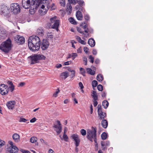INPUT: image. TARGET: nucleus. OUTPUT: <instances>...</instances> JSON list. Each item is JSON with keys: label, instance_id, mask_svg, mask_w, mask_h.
<instances>
[{"label": "nucleus", "instance_id": "nucleus-41", "mask_svg": "<svg viewBox=\"0 0 153 153\" xmlns=\"http://www.w3.org/2000/svg\"><path fill=\"white\" fill-rule=\"evenodd\" d=\"M97 88L98 90L100 91H102L103 89V87L101 85H98Z\"/></svg>", "mask_w": 153, "mask_h": 153}, {"label": "nucleus", "instance_id": "nucleus-45", "mask_svg": "<svg viewBox=\"0 0 153 153\" xmlns=\"http://www.w3.org/2000/svg\"><path fill=\"white\" fill-rule=\"evenodd\" d=\"M77 30L78 31L79 33L83 34H84V32L82 30L81 28L80 27H77Z\"/></svg>", "mask_w": 153, "mask_h": 153}, {"label": "nucleus", "instance_id": "nucleus-64", "mask_svg": "<svg viewBox=\"0 0 153 153\" xmlns=\"http://www.w3.org/2000/svg\"><path fill=\"white\" fill-rule=\"evenodd\" d=\"M62 67V65L61 64H58L56 65V67L57 68H59Z\"/></svg>", "mask_w": 153, "mask_h": 153}, {"label": "nucleus", "instance_id": "nucleus-6", "mask_svg": "<svg viewBox=\"0 0 153 153\" xmlns=\"http://www.w3.org/2000/svg\"><path fill=\"white\" fill-rule=\"evenodd\" d=\"M10 11L13 13L16 14L20 12L19 5L17 3H13L11 4Z\"/></svg>", "mask_w": 153, "mask_h": 153}, {"label": "nucleus", "instance_id": "nucleus-42", "mask_svg": "<svg viewBox=\"0 0 153 153\" xmlns=\"http://www.w3.org/2000/svg\"><path fill=\"white\" fill-rule=\"evenodd\" d=\"M5 144V142L4 140H0V149L4 146Z\"/></svg>", "mask_w": 153, "mask_h": 153}, {"label": "nucleus", "instance_id": "nucleus-20", "mask_svg": "<svg viewBox=\"0 0 153 153\" xmlns=\"http://www.w3.org/2000/svg\"><path fill=\"white\" fill-rule=\"evenodd\" d=\"M15 102L14 101H11L7 102V106L9 109H12L14 106Z\"/></svg>", "mask_w": 153, "mask_h": 153}, {"label": "nucleus", "instance_id": "nucleus-23", "mask_svg": "<svg viewBox=\"0 0 153 153\" xmlns=\"http://www.w3.org/2000/svg\"><path fill=\"white\" fill-rule=\"evenodd\" d=\"M101 145L103 149L104 150L106 149L105 146H108L110 145V142L109 141H102L101 142Z\"/></svg>", "mask_w": 153, "mask_h": 153}, {"label": "nucleus", "instance_id": "nucleus-52", "mask_svg": "<svg viewBox=\"0 0 153 153\" xmlns=\"http://www.w3.org/2000/svg\"><path fill=\"white\" fill-rule=\"evenodd\" d=\"M47 36L48 38H52L53 37V36L51 33H48Z\"/></svg>", "mask_w": 153, "mask_h": 153}, {"label": "nucleus", "instance_id": "nucleus-28", "mask_svg": "<svg viewBox=\"0 0 153 153\" xmlns=\"http://www.w3.org/2000/svg\"><path fill=\"white\" fill-rule=\"evenodd\" d=\"M86 71L87 73L90 75H94L95 74V71H93L91 68H87Z\"/></svg>", "mask_w": 153, "mask_h": 153}, {"label": "nucleus", "instance_id": "nucleus-5", "mask_svg": "<svg viewBox=\"0 0 153 153\" xmlns=\"http://www.w3.org/2000/svg\"><path fill=\"white\" fill-rule=\"evenodd\" d=\"M28 58H30L31 64H34L37 63L39 60L45 59V57L42 54H35L30 56Z\"/></svg>", "mask_w": 153, "mask_h": 153}, {"label": "nucleus", "instance_id": "nucleus-48", "mask_svg": "<svg viewBox=\"0 0 153 153\" xmlns=\"http://www.w3.org/2000/svg\"><path fill=\"white\" fill-rule=\"evenodd\" d=\"M89 59H90V62L91 63H93L94 62V58L91 55L89 56Z\"/></svg>", "mask_w": 153, "mask_h": 153}, {"label": "nucleus", "instance_id": "nucleus-30", "mask_svg": "<svg viewBox=\"0 0 153 153\" xmlns=\"http://www.w3.org/2000/svg\"><path fill=\"white\" fill-rule=\"evenodd\" d=\"M97 80L99 82H101L103 79V76L101 74H98L97 76Z\"/></svg>", "mask_w": 153, "mask_h": 153}, {"label": "nucleus", "instance_id": "nucleus-63", "mask_svg": "<svg viewBox=\"0 0 153 153\" xmlns=\"http://www.w3.org/2000/svg\"><path fill=\"white\" fill-rule=\"evenodd\" d=\"M106 93L105 92H103L102 94V97H105L106 96Z\"/></svg>", "mask_w": 153, "mask_h": 153}, {"label": "nucleus", "instance_id": "nucleus-38", "mask_svg": "<svg viewBox=\"0 0 153 153\" xmlns=\"http://www.w3.org/2000/svg\"><path fill=\"white\" fill-rule=\"evenodd\" d=\"M57 20H58L56 19V16L52 17L50 19V21L52 23H54Z\"/></svg>", "mask_w": 153, "mask_h": 153}, {"label": "nucleus", "instance_id": "nucleus-16", "mask_svg": "<svg viewBox=\"0 0 153 153\" xmlns=\"http://www.w3.org/2000/svg\"><path fill=\"white\" fill-rule=\"evenodd\" d=\"M10 8L5 6H3L1 9L0 14L1 15L6 16L9 13Z\"/></svg>", "mask_w": 153, "mask_h": 153}, {"label": "nucleus", "instance_id": "nucleus-8", "mask_svg": "<svg viewBox=\"0 0 153 153\" xmlns=\"http://www.w3.org/2000/svg\"><path fill=\"white\" fill-rule=\"evenodd\" d=\"M53 127L54 128V130L56 132L57 134H59L61 132L62 127L59 121H56V123L53 124Z\"/></svg>", "mask_w": 153, "mask_h": 153}, {"label": "nucleus", "instance_id": "nucleus-17", "mask_svg": "<svg viewBox=\"0 0 153 153\" xmlns=\"http://www.w3.org/2000/svg\"><path fill=\"white\" fill-rule=\"evenodd\" d=\"M49 43L46 39H43L42 42L41 48L42 50H46L48 47Z\"/></svg>", "mask_w": 153, "mask_h": 153}, {"label": "nucleus", "instance_id": "nucleus-54", "mask_svg": "<svg viewBox=\"0 0 153 153\" xmlns=\"http://www.w3.org/2000/svg\"><path fill=\"white\" fill-rule=\"evenodd\" d=\"M21 152L22 153H31L30 152L28 151L23 149L21 150Z\"/></svg>", "mask_w": 153, "mask_h": 153}, {"label": "nucleus", "instance_id": "nucleus-1", "mask_svg": "<svg viewBox=\"0 0 153 153\" xmlns=\"http://www.w3.org/2000/svg\"><path fill=\"white\" fill-rule=\"evenodd\" d=\"M41 44V40L38 36H33L30 37L28 39L29 48L34 52L38 51L40 48Z\"/></svg>", "mask_w": 153, "mask_h": 153}, {"label": "nucleus", "instance_id": "nucleus-59", "mask_svg": "<svg viewBox=\"0 0 153 153\" xmlns=\"http://www.w3.org/2000/svg\"><path fill=\"white\" fill-rule=\"evenodd\" d=\"M79 4L81 5H82L84 3V1H83L79 0L78 1Z\"/></svg>", "mask_w": 153, "mask_h": 153}, {"label": "nucleus", "instance_id": "nucleus-26", "mask_svg": "<svg viewBox=\"0 0 153 153\" xmlns=\"http://www.w3.org/2000/svg\"><path fill=\"white\" fill-rule=\"evenodd\" d=\"M68 72L67 71H65L61 73V76L62 78L65 79L68 76Z\"/></svg>", "mask_w": 153, "mask_h": 153}, {"label": "nucleus", "instance_id": "nucleus-19", "mask_svg": "<svg viewBox=\"0 0 153 153\" xmlns=\"http://www.w3.org/2000/svg\"><path fill=\"white\" fill-rule=\"evenodd\" d=\"M6 81L7 83L9 85V88L10 89L11 92H13L14 90L15 86L13 85L12 82L11 81L8 80H7Z\"/></svg>", "mask_w": 153, "mask_h": 153}, {"label": "nucleus", "instance_id": "nucleus-40", "mask_svg": "<svg viewBox=\"0 0 153 153\" xmlns=\"http://www.w3.org/2000/svg\"><path fill=\"white\" fill-rule=\"evenodd\" d=\"M59 3L62 6L64 7L65 5V0H60Z\"/></svg>", "mask_w": 153, "mask_h": 153}, {"label": "nucleus", "instance_id": "nucleus-46", "mask_svg": "<svg viewBox=\"0 0 153 153\" xmlns=\"http://www.w3.org/2000/svg\"><path fill=\"white\" fill-rule=\"evenodd\" d=\"M77 56V54L76 53H72V57L73 60Z\"/></svg>", "mask_w": 153, "mask_h": 153}, {"label": "nucleus", "instance_id": "nucleus-58", "mask_svg": "<svg viewBox=\"0 0 153 153\" xmlns=\"http://www.w3.org/2000/svg\"><path fill=\"white\" fill-rule=\"evenodd\" d=\"M76 38L79 42V41L80 42V40L81 39V38L78 36H76Z\"/></svg>", "mask_w": 153, "mask_h": 153}, {"label": "nucleus", "instance_id": "nucleus-25", "mask_svg": "<svg viewBox=\"0 0 153 153\" xmlns=\"http://www.w3.org/2000/svg\"><path fill=\"white\" fill-rule=\"evenodd\" d=\"M19 135L16 133L14 134L13 136V138L16 142H18L19 141Z\"/></svg>", "mask_w": 153, "mask_h": 153}, {"label": "nucleus", "instance_id": "nucleus-2", "mask_svg": "<svg viewBox=\"0 0 153 153\" xmlns=\"http://www.w3.org/2000/svg\"><path fill=\"white\" fill-rule=\"evenodd\" d=\"M96 132V128L92 126L91 129L87 130V138L91 142L94 141L97 144Z\"/></svg>", "mask_w": 153, "mask_h": 153}, {"label": "nucleus", "instance_id": "nucleus-39", "mask_svg": "<svg viewBox=\"0 0 153 153\" xmlns=\"http://www.w3.org/2000/svg\"><path fill=\"white\" fill-rule=\"evenodd\" d=\"M80 133L82 136H85L86 134V131L84 129H82L80 130Z\"/></svg>", "mask_w": 153, "mask_h": 153}, {"label": "nucleus", "instance_id": "nucleus-56", "mask_svg": "<svg viewBox=\"0 0 153 153\" xmlns=\"http://www.w3.org/2000/svg\"><path fill=\"white\" fill-rule=\"evenodd\" d=\"M93 105H94V107H96L97 104H98V103H97V100H94V101H93Z\"/></svg>", "mask_w": 153, "mask_h": 153}, {"label": "nucleus", "instance_id": "nucleus-3", "mask_svg": "<svg viewBox=\"0 0 153 153\" xmlns=\"http://www.w3.org/2000/svg\"><path fill=\"white\" fill-rule=\"evenodd\" d=\"M12 46V41L9 38H8L1 44L0 49L4 52L7 53L11 50Z\"/></svg>", "mask_w": 153, "mask_h": 153}, {"label": "nucleus", "instance_id": "nucleus-61", "mask_svg": "<svg viewBox=\"0 0 153 153\" xmlns=\"http://www.w3.org/2000/svg\"><path fill=\"white\" fill-rule=\"evenodd\" d=\"M92 53L94 55H96L97 54V51L95 49H93V50Z\"/></svg>", "mask_w": 153, "mask_h": 153}, {"label": "nucleus", "instance_id": "nucleus-57", "mask_svg": "<svg viewBox=\"0 0 153 153\" xmlns=\"http://www.w3.org/2000/svg\"><path fill=\"white\" fill-rule=\"evenodd\" d=\"M79 42L83 45H85L86 44V42H85L84 40H82V39L80 40V42L79 41Z\"/></svg>", "mask_w": 153, "mask_h": 153}, {"label": "nucleus", "instance_id": "nucleus-53", "mask_svg": "<svg viewBox=\"0 0 153 153\" xmlns=\"http://www.w3.org/2000/svg\"><path fill=\"white\" fill-rule=\"evenodd\" d=\"M88 48L86 47H84V51L85 53H87L88 52Z\"/></svg>", "mask_w": 153, "mask_h": 153}, {"label": "nucleus", "instance_id": "nucleus-50", "mask_svg": "<svg viewBox=\"0 0 153 153\" xmlns=\"http://www.w3.org/2000/svg\"><path fill=\"white\" fill-rule=\"evenodd\" d=\"M76 0H68L69 2V4H75L76 3Z\"/></svg>", "mask_w": 153, "mask_h": 153}, {"label": "nucleus", "instance_id": "nucleus-37", "mask_svg": "<svg viewBox=\"0 0 153 153\" xmlns=\"http://www.w3.org/2000/svg\"><path fill=\"white\" fill-rule=\"evenodd\" d=\"M37 140V138L36 137H32L30 139V142L32 143H34Z\"/></svg>", "mask_w": 153, "mask_h": 153}, {"label": "nucleus", "instance_id": "nucleus-13", "mask_svg": "<svg viewBox=\"0 0 153 153\" xmlns=\"http://www.w3.org/2000/svg\"><path fill=\"white\" fill-rule=\"evenodd\" d=\"M32 0H22V5L24 8L27 9L31 5Z\"/></svg>", "mask_w": 153, "mask_h": 153}, {"label": "nucleus", "instance_id": "nucleus-55", "mask_svg": "<svg viewBox=\"0 0 153 153\" xmlns=\"http://www.w3.org/2000/svg\"><path fill=\"white\" fill-rule=\"evenodd\" d=\"M36 119L35 117H34L30 120V122L31 123H34L36 121Z\"/></svg>", "mask_w": 153, "mask_h": 153}, {"label": "nucleus", "instance_id": "nucleus-31", "mask_svg": "<svg viewBox=\"0 0 153 153\" xmlns=\"http://www.w3.org/2000/svg\"><path fill=\"white\" fill-rule=\"evenodd\" d=\"M102 105L105 108H106L108 105V102L107 101L105 100L103 101Z\"/></svg>", "mask_w": 153, "mask_h": 153}, {"label": "nucleus", "instance_id": "nucleus-43", "mask_svg": "<svg viewBox=\"0 0 153 153\" xmlns=\"http://www.w3.org/2000/svg\"><path fill=\"white\" fill-rule=\"evenodd\" d=\"M60 91L59 88L57 89V91L56 92L53 94V96L54 97H56L57 96V94Z\"/></svg>", "mask_w": 153, "mask_h": 153}, {"label": "nucleus", "instance_id": "nucleus-11", "mask_svg": "<svg viewBox=\"0 0 153 153\" xmlns=\"http://www.w3.org/2000/svg\"><path fill=\"white\" fill-rule=\"evenodd\" d=\"M76 8V9L79 8V10L77 11L76 14L77 19L79 20H81L82 19V16L80 11H83V8L80 6H77Z\"/></svg>", "mask_w": 153, "mask_h": 153}, {"label": "nucleus", "instance_id": "nucleus-4", "mask_svg": "<svg viewBox=\"0 0 153 153\" xmlns=\"http://www.w3.org/2000/svg\"><path fill=\"white\" fill-rule=\"evenodd\" d=\"M39 2V6H41V9L39 10L40 13H45L48 9V1L47 0H37Z\"/></svg>", "mask_w": 153, "mask_h": 153}, {"label": "nucleus", "instance_id": "nucleus-10", "mask_svg": "<svg viewBox=\"0 0 153 153\" xmlns=\"http://www.w3.org/2000/svg\"><path fill=\"white\" fill-rule=\"evenodd\" d=\"M9 91V88L7 85L2 84L0 85V93L1 95H6Z\"/></svg>", "mask_w": 153, "mask_h": 153}, {"label": "nucleus", "instance_id": "nucleus-35", "mask_svg": "<svg viewBox=\"0 0 153 153\" xmlns=\"http://www.w3.org/2000/svg\"><path fill=\"white\" fill-rule=\"evenodd\" d=\"M63 137L64 139V140L65 141H68V137L67 135L66 134V132L64 131V134L63 136Z\"/></svg>", "mask_w": 153, "mask_h": 153}, {"label": "nucleus", "instance_id": "nucleus-27", "mask_svg": "<svg viewBox=\"0 0 153 153\" xmlns=\"http://www.w3.org/2000/svg\"><path fill=\"white\" fill-rule=\"evenodd\" d=\"M102 126L105 128H106L108 125V123L107 121L106 120H103L101 122Z\"/></svg>", "mask_w": 153, "mask_h": 153}, {"label": "nucleus", "instance_id": "nucleus-44", "mask_svg": "<svg viewBox=\"0 0 153 153\" xmlns=\"http://www.w3.org/2000/svg\"><path fill=\"white\" fill-rule=\"evenodd\" d=\"M84 18L86 21H88L90 20V17L88 14H85L84 15Z\"/></svg>", "mask_w": 153, "mask_h": 153}, {"label": "nucleus", "instance_id": "nucleus-21", "mask_svg": "<svg viewBox=\"0 0 153 153\" xmlns=\"http://www.w3.org/2000/svg\"><path fill=\"white\" fill-rule=\"evenodd\" d=\"M66 10L68 14H70L72 10V7L70 4H67L66 7Z\"/></svg>", "mask_w": 153, "mask_h": 153}, {"label": "nucleus", "instance_id": "nucleus-24", "mask_svg": "<svg viewBox=\"0 0 153 153\" xmlns=\"http://www.w3.org/2000/svg\"><path fill=\"white\" fill-rule=\"evenodd\" d=\"M59 25V20L56 21L52 25L51 28L53 29H56L57 30H58V28Z\"/></svg>", "mask_w": 153, "mask_h": 153}, {"label": "nucleus", "instance_id": "nucleus-7", "mask_svg": "<svg viewBox=\"0 0 153 153\" xmlns=\"http://www.w3.org/2000/svg\"><path fill=\"white\" fill-rule=\"evenodd\" d=\"M37 0L33 1L31 5L30 6L29 10V13L31 14H33L35 13L37 8L39 7V2Z\"/></svg>", "mask_w": 153, "mask_h": 153}, {"label": "nucleus", "instance_id": "nucleus-18", "mask_svg": "<svg viewBox=\"0 0 153 153\" xmlns=\"http://www.w3.org/2000/svg\"><path fill=\"white\" fill-rule=\"evenodd\" d=\"M19 150L16 146H10L7 149V151L10 153H16Z\"/></svg>", "mask_w": 153, "mask_h": 153}, {"label": "nucleus", "instance_id": "nucleus-33", "mask_svg": "<svg viewBox=\"0 0 153 153\" xmlns=\"http://www.w3.org/2000/svg\"><path fill=\"white\" fill-rule=\"evenodd\" d=\"M107 134L105 132H103L101 134V138L102 140H105L107 138Z\"/></svg>", "mask_w": 153, "mask_h": 153}, {"label": "nucleus", "instance_id": "nucleus-60", "mask_svg": "<svg viewBox=\"0 0 153 153\" xmlns=\"http://www.w3.org/2000/svg\"><path fill=\"white\" fill-rule=\"evenodd\" d=\"M82 49L81 47L78 49L77 50V52L78 53H81L82 52Z\"/></svg>", "mask_w": 153, "mask_h": 153}, {"label": "nucleus", "instance_id": "nucleus-9", "mask_svg": "<svg viewBox=\"0 0 153 153\" xmlns=\"http://www.w3.org/2000/svg\"><path fill=\"white\" fill-rule=\"evenodd\" d=\"M98 114L100 120L104 119L106 117V114L102 111V108L100 105H98L97 106Z\"/></svg>", "mask_w": 153, "mask_h": 153}, {"label": "nucleus", "instance_id": "nucleus-32", "mask_svg": "<svg viewBox=\"0 0 153 153\" xmlns=\"http://www.w3.org/2000/svg\"><path fill=\"white\" fill-rule=\"evenodd\" d=\"M68 20L72 24L76 25L77 24V23L74 19L72 17L69 18L68 19Z\"/></svg>", "mask_w": 153, "mask_h": 153}, {"label": "nucleus", "instance_id": "nucleus-62", "mask_svg": "<svg viewBox=\"0 0 153 153\" xmlns=\"http://www.w3.org/2000/svg\"><path fill=\"white\" fill-rule=\"evenodd\" d=\"M25 82H20L19 84V86H23L25 85Z\"/></svg>", "mask_w": 153, "mask_h": 153}, {"label": "nucleus", "instance_id": "nucleus-22", "mask_svg": "<svg viewBox=\"0 0 153 153\" xmlns=\"http://www.w3.org/2000/svg\"><path fill=\"white\" fill-rule=\"evenodd\" d=\"M88 43L91 47H94L95 45V40L92 38L89 39L88 41Z\"/></svg>", "mask_w": 153, "mask_h": 153}, {"label": "nucleus", "instance_id": "nucleus-36", "mask_svg": "<svg viewBox=\"0 0 153 153\" xmlns=\"http://www.w3.org/2000/svg\"><path fill=\"white\" fill-rule=\"evenodd\" d=\"M81 74L83 76H85V69L82 68H79Z\"/></svg>", "mask_w": 153, "mask_h": 153}, {"label": "nucleus", "instance_id": "nucleus-49", "mask_svg": "<svg viewBox=\"0 0 153 153\" xmlns=\"http://www.w3.org/2000/svg\"><path fill=\"white\" fill-rule=\"evenodd\" d=\"M75 71H73L72 72H71V74L70 75V76L71 78H73L75 76Z\"/></svg>", "mask_w": 153, "mask_h": 153}, {"label": "nucleus", "instance_id": "nucleus-14", "mask_svg": "<svg viewBox=\"0 0 153 153\" xmlns=\"http://www.w3.org/2000/svg\"><path fill=\"white\" fill-rule=\"evenodd\" d=\"M86 23L85 22L84 23H82L81 25V26L82 27L84 30V32L85 33H84V36L85 37H88L89 33H88V25L86 24Z\"/></svg>", "mask_w": 153, "mask_h": 153}, {"label": "nucleus", "instance_id": "nucleus-29", "mask_svg": "<svg viewBox=\"0 0 153 153\" xmlns=\"http://www.w3.org/2000/svg\"><path fill=\"white\" fill-rule=\"evenodd\" d=\"M91 96L94 100H97L98 99L97 96L96 92L95 91H93L92 92Z\"/></svg>", "mask_w": 153, "mask_h": 153}, {"label": "nucleus", "instance_id": "nucleus-47", "mask_svg": "<svg viewBox=\"0 0 153 153\" xmlns=\"http://www.w3.org/2000/svg\"><path fill=\"white\" fill-rule=\"evenodd\" d=\"M27 120H26L25 119L23 118H20L19 121L20 122H26L27 121Z\"/></svg>", "mask_w": 153, "mask_h": 153}, {"label": "nucleus", "instance_id": "nucleus-34", "mask_svg": "<svg viewBox=\"0 0 153 153\" xmlns=\"http://www.w3.org/2000/svg\"><path fill=\"white\" fill-rule=\"evenodd\" d=\"M92 85L93 88L94 89V87L97 86V81L94 80L92 81Z\"/></svg>", "mask_w": 153, "mask_h": 153}, {"label": "nucleus", "instance_id": "nucleus-15", "mask_svg": "<svg viewBox=\"0 0 153 153\" xmlns=\"http://www.w3.org/2000/svg\"><path fill=\"white\" fill-rule=\"evenodd\" d=\"M15 41L17 43L20 44H23L25 42V38L22 36L19 35H16L14 37Z\"/></svg>", "mask_w": 153, "mask_h": 153}, {"label": "nucleus", "instance_id": "nucleus-51", "mask_svg": "<svg viewBox=\"0 0 153 153\" xmlns=\"http://www.w3.org/2000/svg\"><path fill=\"white\" fill-rule=\"evenodd\" d=\"M79 85L81 89H82L84 88V86L82 82H80L79 83Z\"/></svg>", "mask_w": 153, "mask_h": 153}, {"label": "nucleus", "instance_id": "nucleus-12", "mask_svg": "<svg viewBox=\"0 0 153 153\" xmlns=\"http://www.w3.org/2000/svg\"><path fill=\"white\" fill-rule=\"evenodd\" d=\"M71 138L74 141L76 146H78L80 141L79 136L76 134H73L71 135Z\"/></svg>", "mask_w": 153, "mask_h": 153}]
</instances>
